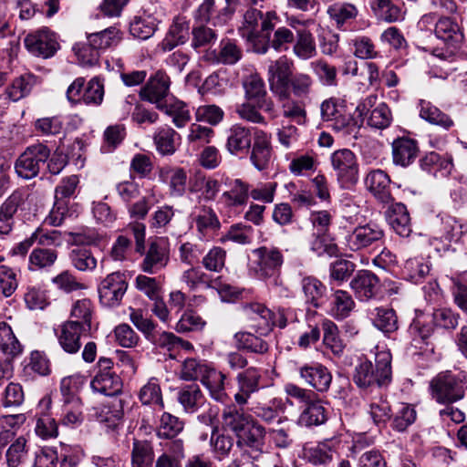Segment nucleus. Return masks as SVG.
Returning <instances> with one entry per match:
<instances>
[{
  "mask_svg": "<svg viewBox=\"0 0 467 467\" xmlns=\"http://www.w3.org/2000/svg\"><path fill=\"white\" fill-rule=\"evenodd\" d=\"M124 232L133 235L135 252L143 256L139 265L141 272L156 275L166 268L171 260L170 247L166 241L155 239L145 247L146 226L138 221L130 223Z\"/></svg>",
  "mask_w": 467,
  "mask_h": 467,
  "instance_id": "f257e3e1",
  "label": "nucleus"
},
{
  "mask_svg": "<svg viewBox=\"0 0 467 467\" xmlns=\"http://www.w3.org/2000/svg\"><path fill=\"white\" fill-rule=\"evenodd\" d=\"M391 354L388 349H379L374 353V362L362 355L357 358L353 381L359 389L388 386L391 382Z\"/></svg>",
  "mask_w": 467,
  "mask_h": 467,
  "instance_id": "f03ea898",
  "label": "nucleus"
},
{
  "mask_svg": "<svg viewBox=\"0 0 467 467\" xmlns=\"http://www.w3.org/2000/svg\"><path fill=\"white\" fill-rule=\"evenodd\" d=\"M280 21L275 11L263 13L256 8L248 9L244 15V21L239 33L258 54H265L267 34H271Z\"/></svg>",
  "mask_w": 467,
  "mask_h": 467,
  "instance_id": "7ed1b4c3",
  "label": "nucleus"
},
{
  "mask_svg": "<svg viewBox=\"0 0 467 467\" xmlns=\"http://www.w3.org/2000/svg\"><path fill=\"white\" fill-rule=\"evenodd\" d=\"M223 420L224 426L236 435L237 446L262 450L265 435V428L250 415L234 406H230L223 410Z\"/></svg>",
  "mask_w": 467,
  "mask_h": 467,
  "instance_id": "20e7f679",
  "label": "nucleus"
},
{
  "mask_svg": "<svg viewBox=\"0 0 467 467\" xmlns=\"http://www.w3.org/2000/svg\"><path fill=\"white\" fill-rule=\"evenodd\" d=\"M466 389L467 376L462 372H442L431 381V396L441 404H452L462 400Z\"/></svg>",
  "mask_w": 467,
  "mask_h": 467,
  "instance_id": "39448f33",
  "label": "nucleus"
},
{
  "mask_svg": "<svg viewBox=\"0 0 467 467\" xmlns=\"http://www.w3.org/2000/svg\"><path fill=\"white\" fill-rule=\"evenodd\" d=\"M78 182L79 180L77 175H71L61 180L56 187L55 203L45 220L46 223L59 226L67 217H70L76 213L71 199L75 196Z\"/></svg>",
  "mask_w": 467,
  "mask_h": 467,
  "instance_id": "423d86ee",
  "label": "nucleus"
},
{
  "mask_svg": "<svg viewBox=\"0 0 467 467\" xmlns=\"http://www.w3.org/2000/svg\"><path fill=\"white\" fill-rule=\"evenodd\" d=\"M330 161L337 182L343 189H353L358 182V164L354 152L348 149L334 151Z\"/></svg>",
  "mask_w": 467,
  "mask_h": 467,
  "instance_id": "0eeeda50",
  "label": "nucleus"
},
{
  "mask_svg": "<svg viewBox=\"0 0 467 467\" xmlns=\"http://www.w3.org/2000/svg\"><path fill=\"white\" fill-rule=\"evenodd\" d=\"M50 156L49 148L42 143L28 146L17 158L15 170L17 175L29 180L36 177Z\"/></svg>",
  "mask_w": 467,
  "mask_h": 467,
  "instance_id": "6e6552de",
  "label": "nucleus"
},
{
  "mask_svg": "<svg viewBox=\"0 0 467 467\" xmlns=\"http://www.w3.org/2000/svg\"><path fill=\"white\" fill-rule=\"evenodd\" d=\"M434 33L437 38L442 40L448 49L445 52L434 49V56L442 59L451 57L463 40L462 30L455 17L441 16L435 22Z\"/></svg>",
  "mask_w": 467,
  "mask_h": 467,
  "instance_id": "1a4fd4ad",
  "label": "nucleus"
},
{
  "mask_svg": "<svg viewBox=\"0 0 467 467\" xmlns=\"http://www.w3.org/2000/svg\"><path fill=\"white\" fill-rule=\"evenodd\" d=\"M293 61L286 56L272 61L268 66V81L272 93L276 98H286L292 73Z\"/></svg>",
  "mask_w": 467,
  "mask_h": 467,
  "instance_id": "9d476101",
  "label": "nucleus"
},
{
  "mask_svg": "<svg viewBox=\"0 0 467 467\" xmlns=\"http://www.w3.org/2000/svg\"><path fill=\"white\" fill-rule=\"evenodd\" d=\"M113 361L108 358H100L98 362L99 370L91 380L90 385L94 391L105 396H115L120 393L122 381L112 370Z\"/></svg>",
  "mask_w": 467,
  "mask_h": 467,
  "instance_id": "9b49d317",
  "label": "nucleus"
},
{
  "mask_svg": "<svg viewBox=\"0 0 467 467\" xmlns=\"http://www.w3.org/2000/svg\"><path fill=\"white\" fill-rule=\"evenodd\" d=\"M128 288L126 275L121 272L109 274L98 286L100 303L108 307L120 304Z\"/></svg>",
  "mask_w": 467,
  "mask_h": 467,
  "instance_id": "f8f14e48",
  "label": "nucleus"
},
{
  "mask_svg": "<svg viewBox=\"0 0 467 467\" xmlns=\"http://www.w3.org/2000/svg\"><path fill=\"white\" fill-rule=\"evenodd\" d=\"M255 272L259 278L275 276L284 263L282 252L274 246H262L252 252Z\"/></svg>",
  "mask_w": 467,
  "mask_h": 467,
  "instance_id": "ddd939ff",
  "label": "nucleus"
},
{
  "mask_svg": "<svg viewBox=\"0 0 467 467\" xmlns=\"http://www.w3.org/2000/svg\"><path fill=\"white\" fill-rule=\"evenodd\" d=\"M171 78L166 72L158 70L151 75L146 84L140 88V97L142 100L156 105L158 109L168 100Z\"/></svg>",
  "mask_w": 467,
  "mask_h": 467,
  "instance_id": "4468645a",
  "label": "nucleus"
},
{
  "mask_svg": "<svg viewBox=\"0 0 467 467\" xmlns=\"http://www.w3.org/2000/svg\"><path fill=\"white\" fill-rule=\"evenodd\" d=\"M383 230L375 223L356 227L345 236V244L350 251H359L382 241Z\"/></svg>",
  "mask_w": 467,
  "mask_h": 467,
  "instance_id": "2eb2a0df",
  "label": "nucleus"
},
{
  "mask_svg": "<svg viewBox=\"0 0 467 467\" xmlns=\"http://www.w3.org/2000/svg\"><path fill=\"white\" fill-rule=\"evenodd\" d=\"M181 281L191 289L195 290L200 286L217 289L219 294L233 296L235 294L234 287L229 284L223 283L221 278L210 279L209 275L200 267L192 266L182 272Z\"/></svg>",
  "mask_w": 467,
  "mask_h": 467,
  "instance_id": "dca6fc26",
  "label": "nucleus"
},
{
  "mask_svg": "<svg viewBox=\"0 0 467 467\" xmlns=\"http://www.w3.org/2000/svg\"><path fill=\"white\" fill-rule=\"evenodd\" d=\"M297 372L300 379L318 392L328 390L332 375L328 368L321 363L311 362L298 366Z\"/></svg>",
  "mask_w": 467,
  "mask_h": 467,
  "instance_id": "f3484780",
  "label": "nucleus"
},
{
  "mask_svg": "<svg viewBox=\"0 0 467 467\" xmlns=\"http://www.w3.org/2000/svg\"><path fill=\"white\" fill-rule=\"evenodd\" d=\"M25 46L35 56L52 57L58 47L56 36L47 29H41L28 34L25 38Z\"/></svg>",
  "mask_w": 467,
  "mask_h": 467,
  "instance_id": "a211bd4d",
  "label": "nucleus"
},
{
  "mask_svg": "<svg viewBox=\"0 0 467 467\" xmlns=\"http://www.w3.org/2000/svg\"><path fill=\"white\" fill-rule=\"evenodd\" d=\"M243 86L248 100L254 101L258 109L265 112L274 111V102L267 97L265 82L258 74L247 76L243 81Z\"/></svg>",
  "mask_w": 467,
  "mask_h": 467,
  "instance_id": "6ab92c4d",
  "label": "nucleus"
},
{
  "mask_svg": "<svg viewBox=\"0 0 467 467\" xmlns=\"http://www.w3.org/2000/svg\"><path fill=\"white\" fill-rule=\"evenodd\" d=\"M244 312L251 321V327L260 336L268 335L275 327V314L260 303L245 306Z\"/></svg>",
  "mask_w": 467,
  "mask_h": 467,
  "instance_id": "aec40b11",
  "label": "nucleus"
},
{
  "mask_svg": "<svg viewBox=\"0 0 467 467\" xmlns=\"http://www.w3.org/2000/svg\"><path fill=\"white\" fill-rule=\"evenodd\" d=\"M261 379L260 370L254 367H250L237 375L238 391L234 394V400L238 405L246 404L251 395L259 390Z\"/></svg>",
  "mask_w": 467,
  "mask_h": 467,
  "instance_id": "412c9836",
  "label": "nucleus"
},
{
  "mask_svg": "<svg viewBox=\"0 0 467 467\" xmlns=\"http://www.w3.org/2000/svg\"><path fill=\"white\" fill-rule=\"evenodd\" d=\"M192 216L201 240L211 239L221 227L220 221L211 207L201 206L196 208Z\"/></svg>",
  "mask_w": 467,
  "mask_h": 467,
  "instance_id": "4be33fe9",
  "label": "nucleus"
},
{
  "mask_svg": "<svg viewBox=\"0 0 467 467\" xmlns=\"http://www.w3.org/2000/svg\"><path fill=\"white\" fill-rule=\"evenodd\" d=\"M272 157V148L269 135L262 130L254 131V144L250 160L258 171L266 170Z\"/></svg>",
  "mask_w": 467,
  "mask_h": 467,
  "instance_id": "5701e85b",
  "label": "nucleus"
},
{
  "mask_svg": "<svg viewBox=\"0 0 467 467\" xmlns=\"http://www.w3.org/2000/svg\"><path fill=\"white\" fill-rule=\"evenodd\" d=\"M159 179L169 187V195L173 198L182 197L187 190L188 176L184 169L180 167H161Z\"/></svg>",
  "mask_w": 467,
  "mask_h": 467,
  "instance_id": "b1692460",
  "label": "nucleus"
},
{
  "mask_svg": "<svg viewBox=\"0 0 467 467\" xmlns=\"http://www.w3.org/2000/svg\"><path fill=\"white\" fill-rule=\"evenodd\" d=\"M350 287L359 300L368 301L379 294V280L372 272L362 270L351 280Z\"/></svg>",
  "mask_w": 467,
  "mask_h": 467,
  "instance_id": "393cba45",
  "label": "nucleus"
},
{
  "mask_svg": "<svg viewBox=\"0 0 467 467\" xmlns=\"http://www.w3.org/2000/svg\"><path fill=\"white\" fill-rule=\"evenodd\" d=\"M337 441L325 440L317 444H306L302 457L313 465H327L333 461Z\"/></svg>",
  "mask_w": 467,
  "mask_h": 467,
  "instance_id": "a878e982",
  "label": "nucleus"
},
{
  "mask_svg": "<svg viewBox=\"0 0 467 467\" xmlns=\"http://www.w3.org/2000/svg\"><path fill=\"white\" fill-rule=\"evenodd\" d=\"M88 330L82 328L80 322L71 320L65 322L57 334L58 343L64 351L69 354L78 352L81 347L80 337Z\"/></svg>",
  "mask_w": 467,
  "mask_h": 467,
  "instance_id": "bb28decb",
  "label": "nucleus"
},
{
  "mask_svg": "<svg viewBox=\"0 0 467 467\" xmlns=\"http://www.w3.org/2000/svg\"><path fill=\"white\" fill-rule=\"evenodd\" d=\"M390 178L384 171L371 170L365 177L367 189L381 202L391 201Z\"/></svg>",
  "mask_w": 467,
  "mask_h": 467,
  "instance_id": "cd10ccee",
  "label": "nucleus"
},
{
  "mask_svg": "<svg viewBox=\"0 0 467 467\" xmlns=\"http://www.w3.org/2000/svg\"><path fill=\"white\" fill-rule=\"evenodd\" d=\"M391 148L392 161L395 165L408 167L418 157L419 147L417 141L413 139L398 138L392 142Z\"/></svg>",
  "mask_w": 467,
  "mask_h": 467,
  "instance_id": "c85d7f7f",
  "label": "nucleus"
},
{
  "mask_svg": "<svg viewBox=\"0 0 467 467\" xmlns=\"http://www.w3.org/2000/svg\"><path fill=\"white\" fill-rule=\"evenodd\" d=\"M256 129L246 128L241 124L232 126L228 132L226 148L230 153L237 155L247 152L251 148L252 137Z\"/></svg>",
  "mask_w": 467,
  "mask_h": 467,
  "instance_id": "c756f323",
  "label": "nucleus"
},
{
  "mask_svg": "<svg viewBox=\"0 0 467 467\" xmlns=\"http://www.w3.org/2000/svg\"><path fill=\"white\" fill-rule=\"evenodd\" d=\"M229 190L225 191L221 199L229 207L245 205L250 196V184L241 179L228 180L225 183Z\"/></svg>",
  "mask_w": 467,
  "mask_h": 467,
  "instance_id": "7c9ffc66",
  "label": "nucleus"
},
{
  "mask_svg": "<svg viewBox=\"0 0 467 467\" xmlns=\"http://www.w3.org/2000/svg\"><path fill=\"white\" fill-rule=\"evenodd\" d=\"M189 191L198 193V199L206 202L213 201L220 191V183L217 180L197 173L189 181Z\"/></svg>",
  "mask_w": 467,
  "mask_h": 467,
  "instance_id": "2f4dec72",
  "label": "nucleus"
},
{
  "mask_svg": "<svg viewBox=\"0 0 467 467\" xmlns=\"http://www.w3.org/2000/svg\"><path fill=\"white\" fill-rule=\"evenodd\" d=\"M368 317L373 326L385 335H390L399 328L398 317L392 308L375 307L369 311Z\"/></svg>",
  "mask_w": 467,
  "mask_h": 467,
  "instance_id": "473e14b6",
  "label": "nucleus"
},
{
  "mask_svg": "<svg viewBox=\"0 0 467 467\" xmlns=\"http://www.w3.org/2000/svg\"><path fill=\"white\" fill-rule=\"evenodd\" d=\"M388 222L397 234L402 237H408L410 234V218L403 203L397 202L390 206L388 212Z\"/></svg>",
  "mask_w": 467,
  "mask_h": 467,
  "instance_id": "72a5a7b5",
  "label": "nucleus"
},
{
  "mask_svg": "<svg viewBox=\"0 0 467 467\" xmlns=\"http://www.w3.org/2000/svg\"><path fill=\"white\" fill-rule=\"evenodd\" d=\"M293 46L294 55L302 60H308L317 56V46L313 34L306 29L296 30Z\"/></svg>",
  "mask_w": 467,
  "mask_h": 467,
  "instance_id": "f704fd0d",
  "label": "nucleus"
},
{
  "mask_svg": "<svg viewBox=\"0 0 467 467\" xmlns=\"http://www.w3.org/2000/svg\"><path fill=\"white\" fill-rule=\"evenodd\" d=\"M301 288L306 304L315 308L321 306L327 287L320 280L312 275L305 276L301 280Z\"/></svg>",
  "mask_w": 467,
  "mask_h": 467,
  "instance_id": "c9c22d12",
  "label": "nucleus"
},
{
  "mask_svg": "<svg viewBox=\"0 0 467 467\" xmlns=\"http://www.w3.org/2000/svg\"><path fill=\"white\" fill-rule=\"evenodd\" d=\"M420 117L432 125H437L446 130H450L454 122L451 118L442 112L438 107L427 100L419 103Z\"/></svg>",
  "mask_w": 467,
  "mask_h": 467,
  "instance_id": "e433bc0d",
  "label": "nucleus"
},
{
  "mask_svg": "<svg viewBox=\"0 0 467 467\" xmlns=\"http://www.w3.org/2000/svg\"><path fill=\"white\" fill-rule=\"evenodd\" d=\"M327 420V410L317 397L302 409L298 423L305 427L318 426Z\"/></svg>",
  "mask_w": 467,
  "mask_h": 467,
  "instance_id": "4c0bfd02",
  "label": "nucleus"
},
{
  "mask_svg": "<svg viewBox=\"0 0 467 467\" xmlns=\"http://www.w3.org/2000/svg\"><path fill=\"white\" fill-rule=\"evenodd\" d=\"M158 109L170 116L173 124L179 129L185 127L191 120L189 107L182 100L171 98L159 106Z\"/></svg>",
  "mask_w": 467,
  "mask_h": 467,
  "instance_id": "58836bf2",
  "label": "nucleus"
},
{
  "mask_svg": "<svg viewBox=\"0 0 467 467\" xmlns=\"http://www.w3.org/2000/svg\"><path fill=\"white\" fill-rule=\"evenodd\" d=\"M36 84V77L32 73H25L16 78L5 88V95L9 100L18 101L30 94Z\"/></svg>",
  "mask_w": 467,
  "mask_h": 467,
  "instance_id": "ea45409f",
  "label": "nucleus"
},
{
  "mask_svg": "<svg viewBox=\"0 0 467 467\" xmlns=\"http://www.w3.org/2000/svg\"><path fill=\"white\" fill-rule=\"evenodd\" d=\"M281 103L283 116L295 121L298 125L306 122V103L303 99H295L291 98L290 90L287 91L286 98H277Z\"/></svg>",
  "mask_w": 467,
  "mask_h": 467,
  "instance_id": "a19ab883",
  "label": "nucleus"
},
{
  "mask_svg": "<svg viewBox=\"0 0 467 467\" xmlns=\"http://www.w3.org/2000/svg\"><path fill=\"white\" fill-rule=\"evenodd\" d=\"M158 26L157 19L150 15L143 13L141 15L134 16L130 24V32L133 37L146 40L151 37Z\"/></svg>",
  "mask_w": 467,
  "mask_h": 467,
  "instance_id": "79ce46f5",
  "label": "nucleus"
},
{
  "mask_svg": "<svg viewBox=\"0 0 467 467\" xmlns=\"http://www.w3.org/2000/svg\"><path fill=\"white\" fill-rule=\"evenodd\" d=\"M430 261L422 256H416L406 260L402 274L404 277L414 284L420 283L430 274Z\"/></svg>",
  "mask_w": 467,
  "mask_h": 467,
  "instance_id": "37998d69",
  "label": "nucleus"
},
{
  "mask_svg": "<svg viewBox=\"0 0 467 467\" xmlns=\"http://www.w3.org/2000/svg\"><path fill=\"white\" fill-rule=\"evenodd\" d=\"M438 218L441 222V238L451 243L458 241L462 234L467 233V224L457 220L447 213H440Z\"/></svg>",
  "mask_w": 467,
  "mask_h": 467,
  "instance_id": "c03bdc74",
  "label": "nucleus"
},
{
  "mask_svg": "<svg viewBox=\"0 0 467 467\" xmlns=\"http://www.w3.org/2000/svg\"><path fill=\"white\" fill-rule=\"evenodd\" d=\"M177 399L183 410L187 413H194L204 402V397L196 384H191L180 389Z\"/></svg>",
  "mask_w": 467,
  "mask_h": 467,
  "instance_id": "a18cd8bd",
  "label": "nucleus"
},
{
  "mask_svg": "<svg viewBox=\"0 0 467 467\" xmlns=\"http://www.w3.org/2000/svg\"><path fill=\"white\" fill-rule=\"evenodd\" d=\"M155 455L152 444L144 440H134L131 451L132 467H153Z\"/></svg>",
  "mask_w": 467,
  "mask_h": 467,
  "instance_id": "49530a36",
  "label": "nucleus"
},
{
  "mask_svg": "<svg viewBox=\"0 0 467 467\" xmlns=\"http://www.w3.org/2000/svg\"><path fill=\"white\" fill-rule=\"evenodd\" d=\"M323 343L335 356L340 357L346 348V344L339 337L337 326L329 319L322 322Z\"/></svg>",
  "mask_w": 467,
  "mask_h": 467,
  "instance_id": "de8ad7c7",
  "label": "nucleus"
},
{
  "mask_svg": "<svg viewBox=\"0 0 467 467\" xmlns=\"http://www.w3.org/2000/svg\"><path fill=\"white\" fill-rule=\"evenodd\" d=\"M225 378L223 372L214 368H210L202 378V382L209 389L211 397L220 402H224L227 397L224 389Z\"/></svg>",
  "mask_w": 467,
  "mask_h": 467,
  "instance_id": "09e8293b",
  "label": "nucleus"
},
{
  "mask_svg": "<svg viewBox=\"0 0 467 467\" xmlns=\"http://www.w3.org/2000/svg\"><path fill=\"white\" fill-rule=\"evenodd\" d=\"M358 13L357 7L348 3H336L327 8L329 17L338 28H344L350 24L357 17Z\"/></svg>",
  "mask_w": 467,
  "mask_h": 467,
  "instance_id": "8fccbe9b",
  "label": "nucleus"
},
{
  "mask_svg": "<svg viewBox=\"0 0 467 467\" xmlns=\"http://www.w3.org/2000/svg\"><path fill=\"white\" fill-rule=\"evenodd\" d=\"M69 258L72 265L81 272H92L98 265V259L93 252L85 246H78L71 250Z\"/></svg>",
  "mask_w": 467,
  "mask_h": 467,
  "instance_id": "3c124183",
  "label": "nucleus"
},
{
  "mask_svg": "<svg viewBox=\"0 0 467 467\" xmlns=\"http://www.w3.org/2000/svg\"><path fill=\"white\" fill-rule=\"evenodd\" d=\"M184 429V422L180 418L162 412L157 425V436L159 438H176Z\"/></svg>",
  "mask_w": 467,
  "mask_h": 467,
  "instance_id": "603ef678",
  "label": "nucleus"
},
{
  "mask_svg": "<svg viewBox=\"0 0 467 467\" xmlns=\"http://www.w3.org/2000/svg\"><path fill=\"white\" fill-rule=\"evenodd\" d=\"M180 135L170 127L158 129L154 135V142L157 150L162 155H171L176 150L177 141Z\"/></svg>",
  "mask_w": 467,
  "mask_h": 467,
  "instance_id": "864d4df0",
  "label": "nucleus"
},
{
  "mask_svg": "<svg viewBox=\"0 0 467 467\" xmlns=\"http://www.w3.org/2000/svg\"><path fill=\"white\" fill-rule=\"evenodd\" d=\"M262 336H255L250 332H237L234 339L237 348L252 353L264 354L268 351V344Z\"/></svg>",
  "mask_w": 467,
  "mask_h": 467,
  "instance_id": "5fc2aeb1",
  "label": "nucleus"
},
{
  "mask_svg": "<svg viewBox=\"0 0 467 467\" xmlns=\"http://www.w3.org/2000/svg\"><path fill=\"white\" fill-rule=\"evenodd\" d=\"M0 352L8 358H16L22 352V346L5 322L0 321Z\"/></svg>",
  "mask_w": 467,
  "mask_h": 467,
  "instance_id": "6e6d98bb",
  "label": "nucleus"
},
{
  "mask_svg": "<svg viewBox=\"0 0 467 467\" xmlns=\"http://www.w3.org/2000/svg\"><path fill=\"white\" fill-rule=\"evenodd\" d=\"M25 421L26 416L22 413L1 416L0 442L5 445L11 441Z\"/></svg>",
  "mask_w": 467,
  "mask_h": 467,
  "instance_id": "4d7b16f0",
  "label": "nucleus"
},
{
  "mask_svg": "<svg viewBox=\"0 0 467 467\" xmlns=\"http://www.w3.org/2000/svg\"><path fill=\"white\" fill-rule=\"evenodd\" d=\"M19 205V198L16 195L9 196L0 206V235H7L13 229L14 215Z\"/></svg>",
  "mask_w": 467,
  "mask_h": 467,
  "instance_id": "13d9d810",
  "label": "nucleus"
},
{
  "mask_svg": "<svg viewBox=\"0 0 467 467\" xmlns=\"http://www.w3.org/2000/svg\"><path fill=\"white\" fill-rule=\"evenodd\" d=\"M27 441L24 436H20L7 448L5 462L3 467H19L27 456Z\"/></svg>",
  "mask_w": 467,
  "mask_h": 467,
  "instance_id": "bf43d9fd",
  "label": "nucleus"
},
{
  "mask_svg": "<svg viewBox=\"0 0 467 467\" xmlns=\"http://www.w3.org/2000/svg\"><path fill=\"white\" fill-rule=\"evenodd\" d=\"M88 40L99 52V50L111 47L119 43L120 40L119 30L115 26H110L100 32L90 34Z\"/></svg>",
  "mask_w": 467,
  "mask_h": 467,
  "instance_id": "052dcab7",
  "label": "nucleus"
},
{
  "mask_svg": "<svg viewBox=\"0 0 467 467\" xmlns=\"http://www.w3.org/2000/svg\"><path fill=\"white\" fill-rule=\"evenodd\" d=\"M104 82L99 77L92 78L83 91L82 104L98 107L101 105L104 99Z\"/></svg>",
  "mask_w": 467,
  "mask_h": 467,
  "instance_id": "680f3d73",
  "label": "nucleus"
},
{
  "mask_svg": "<svg viewBox=\"0 0 467 467\" xmlns=\"http://www.w3.org/2000/svg\"><path fill=\"white\" fill-rule=\"evenodd\" d=\"M355 306L351 296L343 290H337L333 295L331 314L337 319L348 317Z\"/></svg>",
  "mask_w": 467,
  "mask_h": 467,
  "instance_id": "e2e57ef3",
  "label": "nucleus"
},
{
  "mask_svg": "<svg viewBox=\"0 0 467 467\" xmlns=\"http://www.w3.org/2000/svg\"><path fill=\"white\" fill-rule=\"evenodd\" d=\"M139 399L144 405H156L161 409L164 408L162 394L159 381L151 378L141 387L139 392Z\"/></svg>",
  "mask_w": 467,
  "mask_h": 467,
  "instance_id": "0e129e2a",
  "label": "nucleus"
},
{
  "mask_svg": "<svg viewBox=\"0 0 467 467\" xmlns=\"http://www.w3.org/2000/svg\"><path fill=\"white\" fill-rule=\"evenodd\" d=\"M267 43L265 53L270 47L275 51L282 52L288 49L290 44L295 40V35L293 31L285 26H279L274 31L273 36L271 34H267Z\"/></svg>",
  "mask_w": 467,
  "mask_h": 467,
  "instance_id": "69168bd1",
  "label": "nucleus"
},
{
  "mask_svg": "<svg viewBox=\"0 0 467 467\" xmlns=\"http://www.w3.org/2000/svg\"><path fill=\"white\" fill-rule=\"evenodd\" d=\"M310 249L318 256L327 254L331 257L338 254L337 245L327 235V233H314L310 241Z\"/></svg>",
  "mask_w": 467,
  "mask_h": 467,
  "instance_id": "338daca9",
  "label": "nucleus"
},
{
  "mask_svg": "<svg viewBox=\"0 0 467 467\" xmlns=\"http://www.w3.org/2000/svg\"><path fill=\"white\" fill-rule=\"evenodd\" d=\"M314 79L306 73H296L289 81V90L297 99L305 100L312 91Z\"/></svg>",
  "mask_w": 467,
  "mask_h": 467,
  "instance_id": "774afa93",
  "label": "nucleus"
}]
</instances>
